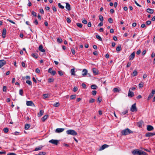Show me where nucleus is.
I'll return each mask as SVG.
<instances>
[{
	"label": "nucleus",
	"instance_id": "1",
	"mask_svg": "<svg viewBox=\"0 0 155 155\" xmlns=\"http://www.w3.org/2000/svg\"><path fill=\"white\" fill-rule=\"evenodd\" d=\"M133 133V132L128 128L126 129L121 131L122 134L124 135H128L130 134Z\"/></svg>",
	"mask_w": 155,
	"mask_h": 155
},
{
	"label": "nucleus",
	"instance_id": "2",
	"mask_svg": "<svg viewBox=\"0 0 155 155\" xmlns=\"http://www.w3.org/2000/svg\"><path fill=\"white\" fill-rule=\"evenodd\" d=\"M66 133L68 134H70L73 136H76L77 135V132L73 130H68L66 131Z\"/></svg>",
	"mask_w": 155,
	"mask_h": 155
},
{
	"label": "nucleus",
	"instance_id": "3",
	"mask_svg": "<svg viewBox=\"0 0 155 155\" xmlns=\"http://www.w3.org/2000/svg\"><path fill=\"white\" fill-rule=\"evenodd\" d=\"M49 142L55 145H57L59 143V140H58L52 139L49 140Z\"/></svg>",
	"mask_w": 155,
	"mask_h": 155
},
{
	"label": "nucleus",
	"instance_id": "4",
	"mask_svg": "<svg viewBox=\"0 0 155 155\" xmlns=\"http://www.w3.org/2000/svg\"><path fill=\"white\" fill-rule=\"evenodd\" d=\"M136 105V104L135 103L132 105L130 108V110L132 112H133L134 111H137Z\"/></svg>",
	"mask_w": 155,
	"mask_h": 155
},
{
	"label": "nucleus",
	"instance_id": "5",
	"mask_svg": "<svg viewBox=\"0 0 155 155\" xmlns=\"http://www.w3.org/2000/svg\"><path fill=\"white\" fill-rule=\"evenodd\" d=\"M155 94V90H152L151 93L149 94L148 98H147V100H149L150 98H152L154 94Z\"/></svg>",
	"mask_w": 155,
	"mask_h": 155
},
{
	"label": "nucleus",
	"instance_id": "6",
	"mask_svg": "<svg viewBox=\"0 0 155 155\" xmlns=\"http://www.w3.org/2000/svg\"><path fill=\"white\" fill-rule=\"evenodd\" d=\"M26 105L28 106L35 107V105L31 101H26Z\"/></svg>",
	"mask_w": 155,
	"mask_h": 155
},
{
	"label": "nucleus",
	"instance_id": "7",
	"mask_svg": "<svg viewBox=\"0 0 155 155\" xmlns=\"http://www.w3.org/2000/svg\"><path fill=\"white\" fill-rule=\"evenodd\" d=\"M48 72L51 74L52 75H54L56 74V72L55 71H53L51 68L48 69Z\"/></svg>",
	"mask_w": 155,
	"mask_h": 155
},
{
	"label": "nucleus",
	"instance_id": "8",
	"mask_svg": "<svg viewBox=\"0 0 155 155\" xmlns=\"http://www.w3.org/2000/svg\"><path fill=\"white\" fill-rule=\"evenodd\" d=\"M135 52H133L129 57V59L130 60H133L135 57Z\"/></svg>",
	"mask_w": 155,
	"mask_h": 155
},
{
	"label": "nucleus",
	"instance_id": "9",
	"mask_svg": "<svg viewBox=\"0 0 155 155\" xmlns=\"http://www.w3.org/2000/svg\"><path fill=\"white\" fill-rule=\"evenodd\" d=\"M64 130V128H58L56 129L55 132L56 133H59L63 131Z\"/></svg>",
	"mask_w": 155,
	"mask_h": 155
},
{
	"label": "nucleus",
	"instance_id": "10",
	"mask_svg": "<svg viewBox=\"0 0 155 155\" xmlns=\"http://www.w3.org/2000/svg\"><path fill=\"white\" fill-rule=\"evenodd\" d=\"M153 135H155V133L149 132L146 133L145 134V136L147 137H151Z\"/></svg>",
	"mask_w": 155,
	"mask_h": 155
},
{
	"label": "nucleus",
	"instance_id": "11",
	"mask_svg": "<svg viewBox=\"0 0 155 155\" xmlns=\"http://www.w3.org/2000/svg\"><path fill=\"white\" fill-rule=\"evenodd\" d=\"M6 64V61L5 60H0V68L2 67Z\"/></svg>",
	"mask_w": 155,
	"mask_h": 155
},
{
	"label": "nucleus",
	"instance_id": "12",
	"mask_svg": "<svg viewBox=\"0 0 155 155\" xmlns=\"http://www.w3.org/2000/svg\"><path fill=\"white\" fill-rule=\"evenodd\" d=\"M131 88H130L129 91L128 95L129 97H132L134 96V94L133 92L130 91Z\"/></svg>",
	"mask_w": 155,
	"mask_h": 155
},
{
	"label": "nucleus",
	"instance_id": "13",
	"mask_svg": "<svg viewBox=\"0 0 155 155\" xmlns=\"http://www.w3.org/2000/svg\"><path fill=\"white\" fill-rule=\"evenodd\" d=\"M109 146L107 144H105L102 145L100 148L99 150L100 151L106 148L107 147Z\"/></svg>",
	"mask_w": 155,
	"mask_h": 155
},
{
	"label": "nucleus",
	"instance_id": "14",
	"mask_svg": "<svg viewBox=\"0 0 155 155\" xmlns=\"http://www.w3.org/2000/svg\"><path fill=\"white\" fill-rule=\"evenodd\" d=\"M153 127L150 125H147V130L149 131H150L153 130Z\"/></svg>",
	"mask_w": 155,
	"mask_h": 155
},
{
	"label": "nucleus",
	"instance_id": "15",
	"mask_svg": "<svg viewBox=\"0 0 155 155\" xmlns=\"http://www.w3.org/2000/svg\"><path fill=\"white\" fill-rule=\"evenodd\" d=\"M6 33V29L5 28L3 29V30H2V37L3 38H4L5 37Z\"/></svg>",
	"mask_w": 155,
	"mask_h": 155
},
{
	"label": "nucleus",
	"instance_id": "16",
	"mask_svg": "<svg viewBox=\"0 0 155 155\" xmlns=\"http://www.w3.org/2000/svg\"><path fill=\"white\" fill-rule=\"evenodd\" d=\"M39 50L43 52H45V50L43 48V47L42 45H40L39 46L38 48Z\"/></svg>",
	"mask_w": 155,
	"mask_h": 155
},
{
	"label": "nucleus",
	"instance_id": "17",
	"mask_svg": "<svg viewBox=\"0 0 155 155\" xmlns=\"http://www.w3.org/2000/svg\"><path fill=\"white\" fill-rule=\"evenodd\" d=\"M66 8L68 11L71 10V6L68 3H66Z\"/></svg>",
	"mask_w": 155,
	"mask_h": 155
},
{
	"label": "nucleus",
	"instance_id": "18",
	"mask_svg": "<svg viewBox=\"0 0 155 155\" xmlns=\"http://www.w3.org/2000/svg\"><path fill=\"white\" fill-rule=\"evenodd\" d=\"M87 71L86 69H84L82 72V75L85 76L87 75Z\"/></svg>",
	"mask_w": 155,
	"mask_h": 155
},
{
	"label": "nucleus",
	"instance_id": "19",
	"mask_svg": "<svg viewBox=\"0 0 155 155\" xmlns=\"http://www.w3.org/2000/svg\"><path fill=\"white\" fill-rule=\"evenodd\" d=\"M147 12L149 13L153 14V13L154 10L153 9L148 8L147 9Z\"/></svg>",
	"mask_w": 155,
	"mask_h": 155
},
{
	"label": "nucleus",
	"instance_id": "20",
	"mask_svg": "<svg viewBox=\"0 0 155 155\" xmlns=\"http://www.w3.org/2000/svg\"><path fill=\"white\" fill-rule=\"evenodd\" d=\"M44 113V111L42 110H40L38 114V117H41V116H42Z\"/></svg>",
	"mask_w": 155,
	"mask_h": 155
},
{
	"label": "nucleus",
	"instance_id": "21",
	"mask_svg": "<svg viewBox=\"0 0 155 155\" xmlns=\"http://www.w3.org/2000/svg\"><path fill=\"white\" fill-rule=\"evenodd\" d=\"M48 117V115H44L41 119V120L43 122H44Z\"/></svg>",
	"mask_w": 155,
	"mask_h": 155
},
{
	"label": "nucleus",
	"instance_id": "22",
	"mask_svg": "<svg viewBox=\"0 0 155 155\" xmlns=\"http://www.w3.org/2000/svg\"><path fill=\"white\" fill-rule=\"evenodd\" d=\"M31 56L34 58H35L36 59L38 58V54H37L35 53H32L31 54Z\"/></svg>",
	"mask_w": 155,
	"mask_h": 155
},
{
	"label": "nucleus",
	"instance_id": "23",
	"mask_svg": "<svg viewBox=\"0 0 155 155\" xmlns=\"http://www.w3.org/2000/svg\"><path fill=\"white\" fill-rule=\"evenodd\" d=\"M116 51L119 52L121 50V47L120 45H119L117 47L116 49Z\"/></svg>",
	"mask_w": 155,
	"mask_h": 155
},
{
	"label": "nucleus",
	"instance_id": "24",
	"mask_svg": "<svg viewBox=\"0 0 155 155\" xmlns=\"http://www.w3.org/2000/svg\"><path fill=\"white\" fill-rule=\"evenodd\" d=\"M97 88V86L96 85L93 84L91 86V88L92 89H96Z\"/></svg>",
	"mask_w": 155,
	"mask_h": 155
},
{
	"label": "nucleus",
	"instance_id": "25",
	"mask_svg": "<svg viewBox=\"0 0 155 155\" xmlns=\"http://www.w3.org/2000/svg\"><path fill=\"white\" fill-rule=\"evenodd\" d=\"M71 75H74L75 74V71H74V69L73 68L71 70Z\"/></svg>",
	"mask_w": 155,
	"mask_h": 155
},
{
	"label": "nucleus",
	"instance_id": "26",
	"mask_svg": "<svg viewBox=\"0 0 155 155\" xmlns=\"http://www.w3.org/2000/svg\"><path fill=\"white\" fill-rule=\"evenodd\" d=\"M137 71L135 70L133 71V72L132 74V76H135L137 75Z\"/></svg>",
	"mask_w": 155,
	"mask_h": 155
},
{
	"label": "nucleus",
	"instance_id": "27",
	"mask_svg": "<svg viewBox=\"0 0 155 155\" xmlns=\"http://www.w3.org/2000/svg\"><path fill=\"white\" fill-rule=\"evenodd\" d=\"M30 125L29 124H27L25 125V130H28L30 127Z\"/></svg>",
	"mask_w": 155,
	"mask_h": 155
},
{
	"label": "nucleus",
	"instance_id": "28",
	"mask_svg": "<svg viewBox=\"0 0 155 155\" xmlns=\"http://www.w3.org/2000/svg\"><path fill=\"white\" fill-rule=\"evenodd\" d=\"M99 18L100 21L103 22L104 20V18L103 16L101 15H100L99 16Z\"/></svg>",
	"mask_w": 155,
	"mask_h": 155
},
{
	"label": "nucleus",
	"instance_id": "29",
	"mask_svg": "<svg viewBox=\"0 0 155 155\" xmlns=\"http://www.w3.org/2000/svg\"><path fill=\"white\" fill-rule=\"evenodd\" d=\"M42 147H36L35 149V151H36L39 150H41L42 148Z\"/></svg>",
	"mask_w": 155,
	"mask_h": 155
},
{
	"label": "nucleus",
	"instance_id": "30",
	"mask_svg": "<svg viewBox=\"0 0 155 155\" xmlns=\"http://www.w3.org/2000/svg\"><path fill=\"white\" fill-rule=\"evenodd\" d=\"M96 37L100 41H102V39L101 37L99 35H96Z\"/></svg>",
	"mask_w": 155,
	"mask_h": 155
},
{
	"label": "nucleus",
	"instance_id": "31",
	"mask_svg": "<svg viewBox=\"0 0 155 155\" xmlns=\"http://www.w3.org/2000/svg\"><path fill=\"white\" fill-rule=\"evenodd\" d=\"M58 6L59 8H61L62 9H63L64 8V7L62 5H61L60 3H58Z\"/></svg>",
	"mask_w": 155,
	"mask_h": 155
},
{
	"label": "nucleus",
	"instance_id": "32",
	"mask_svg": "<svg viewBox=\"0 0 155 155\" xmlns=\"http://www.w3.org/2000/svg\"><path fill=\"white\" fill-rule=\"evenodd\" d=\"M60 105V104L59 102H56L53 105V106L56 107H58Z\"/></svg>",
	"mask_w": 155,
	"mask_h": 155
},
{
	"label": "nucleus",
	"instance_id": "33",
	"mask_svg": "<svg viewBox=\"0 0 155 155\" xmlns=\"http://www.w3.org/2000/svg\"><path fill=\"white\" fill-rule=\"evenodd\" d=\"M76 95H71L70 96V97L71 99L73 100V99H75L76 98Z\"/></svg>",
	"mask_w": 155,
	"mask_h": 155
},
{
	"label": "nucleus",
	"instance_id": "34",
	"mask_svg": "<svg viewBox=\"0 0 155 155\" xmlns=\"http://www.w3.org/2000/svg\"><path fill=\"white\" fill-rule=\"evenodd\" d=\"M137 151L138 150H134L132 151V153L133 154L136 155L137 154Z\"/></svg>",
	"mask_w": 155,
	"mask_h": 155
},
{
	"label": "nucleus",
	"instance_id": "35",
	"mask_svg": "<svg viewBox=\"0 0 155 155\" xmlns=\"http://www.w3.org/2000/svg\"><path fill=\"white\" fill-rule=\"evenodd\" d=\"M3 131L5 133H7L8 131V129L7 127L4 128L3 129Z\"/></svg>",
	"mask_w": 155,
	"mask_h": 155
},
{
	"label": "nucleus",
	"instance_id": "36",
	"mask_svg": "<svg viewBox=\"0 0 155 155\" xmlns=\"http://www.w3.org/2000/svg\"><path fill=\"white\" fill-rule=\"evenodd\" d=\"M26 83L28 84L29 85H32V83L31 82L30 80H27L26 82Z\"/></svg>",
	"mask_w": 155,
	"mask_h": 155
},
{
	"label": "nucleus",
	"instance_id": "37",
	"mask_svg": "<svg viewBox=\"0 0 155 155\" xmlns=\"http://www.w3.org/2000/svg\"><path fill=\"white\" fill-rule=\"evenodd\" d=\"M77 25L79 28H81L82 27V25L80 23H77Z\"/></svg>",
	"mask_w": 155,
	"mask_h": 155
},
{
	"label": "nucleus",
	"instance_id": "38",
	"mask_svg": "<svg viewBox=\"0 0 155 155\" xmlns=\"http://www.w3.org/2000/svg\"><path fill=\"white\" fill-rule=\"evenodd\" d=\"M62 41V40L61 38H58L57 39V41L59 43H61Z\"/></svg>",
	"mask_w": 155,
	"mask_h": 155
},
{
	"label": "nucleus",
	"instance_id": "39",
	"mask_svg": "<svg viewBox=\"0 0 155 155\" xmlns=\"http://www.w3.org/2000/svg\"><path fill=\"white\" fill-rule=\"evenodd\" d=\"M31 15H33L35 17H36L37 16L36 13L33 11H32L31 12Z\"/></svg>",
	"mask_w": 155,
	"mask_h": 155
},
{
	"label": "nucleus",
	"instance_id": "40",
	"mask_svg": "<svg viewBox=\"0 0 155 155\" xmlns=\"http://www.w3.org/2000/svg\"><path fill=\"white\" fill-rule=\"evenodd\" d=\"M113 91L114 92H119V90L117 88H114L113 89Z\"/></svg>",
	"mask_w": 155,
	"mask_h": 155
},
{
	"label": "nucleus",
	"instance_id": "41",
	"mask_svg": "<svg viewBox=\"0 0 155 155\" xmlns=\"http://www.w3.org/2000/svg\"><path fill=\"white\" fill-rule=\"evenodd\" d=\"M143 86V83L142 82L140 83L139 84V87L141 88Z\"/></svg>",
	"mask_w": 155,
	"mask_h": 155
},
{
	"label": "nucleus",
	"instance_id": "42",
	"mask_svg": "<svg viewBox=\"0 0 155 155\" xmlns=\"http://www.w3.org/2000/svg\"><path fill=\"white\" fill-rule=\"evenodd\" d=\"M102 101V99L100 97H98V98L97 99V101L99 102V103L101 102Z\"/></svg>",
	"mask_w": 155,
	"mask_h": 155
},
{
	"label": "nucleus",
	"instance_id": "43",
	"mask_svg": "<svg viewBox=\"0 0 155 155\" xmlns=\"http://www.w3.org/2000/svg\"><path fill=\"white\" fill-rule=\"evenodd\" d=\"M46 154V153L45 152H40L38 154V155H45Z\"/></svg>",
	"mask_w": 155,
	"mask_h": 155
},
{
	"label": "nucleus",
	"instance_id": "44",
	"mask_svg": "<svg viewBox=\"0 0 155 155\" xmlns=\"http://www.w3.org/2000/svg\"><path fill=\"white\" fill-rule=\"evenodd\" d=\"M95 100L93 98H91L90 99L89 101V102L90 103H93L94 102Z\"/></svg>",
	"mask_w": 155,
	"mask_h": 155
},
{
	"label": "nucleus",
	"instance_id": "45",
	"mask_svg": "<svg viewBox=\"0 0 155 155\" xmlns=\"http://www.w3.org/2000/svg\"><path fill=\"white\" fill-rule=\"evenodd\" d=\"M54 81V79L52 78H49L48 80V82L49 83H51L52 82H53Z\"/></svg>",
	"mask_w": 155,
	"mask_h": 155
},
{
	"label": "nucleus",
	"instance_id": "46",
	"mask_svg": "<svg viewBox=\"0 0 155 155\" xmlns=\"http://www.w3.org/2000/svg\"><path fill=\"white\" fill-rule=\"evenodd\" d=\"M151 24V21H150L148 20L146 22V24L148 25H149Z\"/></svg>",
	"mask_w": 155,
	"mask_h": 155
},
{
	"label": "nucleus",
	"instance_id": "47",
	"mask_svg": "<svg viewBox=\"0 0 155 155\" xmlns=\"http://www.w3.org/2000/svg\"><path fill=\"white\" fill-rule=\"evenodd\" d=\"M19 94L21 95V96H22L23 95V91L22 90V89H20L19 90Z\"/></svg>",
	"mask_w": 155,
	"mask_h": 155
},
{
	"label": "nucleus",
	"instance_id": "48",
	"mask_svg": "<svg viewBox=\"0 0 155 155\" xmlns=\"http://www.w3.org/2000/svg\"><path fill=\"white\" fill-rule=\"evenodd\" d=\"M43 97L44 98H45L48 97V95L47 94H44L43 95Z\"/></svg>",
	"mask_w": 155,
	"mask_h": 155
},
{
	"label": "nucleus",
	"instance_id": "49",
	"mask_svg": "<svg viewBox=\"0 0 155 155\" xmlns=\"http://www.w3.org/2000/svg\"><path fill=\"white\" fill-rule=\"evenodd\" d=\"M58 73L61 76H62L63 74V72L61 71H58Z\"/></svg>",
	"mask_w": 155,
	"mask_h": 155
},
{
	"label": "nucleus",
	"instance_id": "50",
	"mask_svg": "<svg viewBox=\"0 0 155 155\" xmlns=\"http://www.w3.org/2000/svg\"><path fill=\"white\" fill-rule=\"evenodd\" d=\"M108 21L110 23H112L113 22V20L111 18H110L108 19Z\"/></svg>",
	"mask_w": 155,
	"mask_h": 155
},
{
	"label": "nucleus",
	"instance_id": "51",
	"mask_svg": "<svg viewBox=\"0 0 155 155\" xmlns=\"http://www.w3.org/2000/svg\"><path fill=\"white\" fill-rule=\"evenodd\" d=\"M82 22L84 24H86L87 23V22L86 20L84 19L83 20H82Z\"/></svg>",
	"mask_w": 155,
	"mask_h": 155
},
{
	"label": "nucleus",
	"instance_id": "52",
	"mask_svg": "<svg viewBox=\"0 0 155 155\" xmlns=\"http://www.w3.org/2000/svg\"><path fill=\"white\" fill-rule=\"evenodd\" d=\"M97 93V91H93L92 92V94L93 95H95Z\"/></svg>",
	"mask_w": 155,
	"mask_h": 155
},
{
	"label": "nucleus",
	"instance_id": "53",
	"mask_svg": "<svg viewBox=\"0 0 155 155\" xmlns=\"http://www.w3.org/2000/svg\"><path fill=\"white\" fill-rule=\"evenodd\" d=\"M3 91H6V86H4L3 88Z\"/></svg>",
	"mask_w": 155,
	"mask_h": 155
},
{
	"label": "nucleus",
	"instance_id": "54",
	"mask_svg": "<svg viewBox=\"0 0 155 155\" xmlns=\"http://www.w3.org/2000/svg\"><path fill=\"white\" fill-rule=\"evenodd\" d=\"M40 12L41 13L44 14V11L42 8H40Z\"/></svg>",
	"mask_w": 155,
	"mask_h": 155
},
{
	"label": "nucleus",
	"instance_id": "55",
	"mask_svg": "<svg viewBox=\"0 0 155 155\" xmlns=\"http://www.w3.org/2000/svg\"><path fill=\"white\" fill-rule=\"evenodd\" d=\"M8 21H9V22L13 24H15V22H14L13 21H12V20H10L9 19H8L7 20Z\"/></svg>",
	"mask_w": 155,
	"mask_h": 155
},
{
	"label": "nucleus",
	"instance_id": "56",
	"mask_svg": "<svg viewBox=\"0 0 155 155\" xmlns=\"http://www.w3.org/2000/svg\"><path fill=\"white\" fill-rule=\"evenodd\" d=\"M81 85H82V87L84 88L85 89L86 88V85L85 84H84V83L82 84Z\"/></svg>",
	"mask_w": 155,
	"mask_h": 155
},
{
	"label": "nucleus",
	"instance_id": "57",
	"mask_svg": "<svg viewBox=\"0 0 155 155\" xmlns=\"http://www.w3.org/2000/svg\"><path fill=\"white\" fill-rule=\"evenodd\" d=\"M71 51L72 54H73L74 55L75 53V51L74 49H72Z\"/></svg>",
	"mask_w": 155,
	"mask_h": 155
},
{
	"label": "nucleus",
	"instance_id": "58",
	"mask_svg": "<svg viewBox=\"0 0 155 155\" xmlns=\"http://www.w3.org/2000/svg\"><path fill=\"white\" fill-rule=\"evenodd\" d=\"M93 54L94 55H98V52L97 51H95L93 52Z\"/></svg>",
	"mask_w": 155,
	"mask_h": 155
},
{
	"label": "nucleus",
	"instance_id": "59",
	"mask_svg": "<svg viewBox=\"0 0 155 155\" xmlns=\"http://www.w3.org/2000/svg\"><path fill=\"white\" fill-rule=\"evenodd\" d=\"M35 71L37 73H39L40 72V70L38 68L36 69Z\"/></svg>",
	"mask_w": 155,
	"mask_h": 155
},
{
	"label": "nucleus",
	"instance_id": "60",
	"mask_svg": "<svg viewBox=\"0 0 155 155\" xmlns=\"http://www.w3.org/2000/svg\"><path fill=\"white\" fill-rule=\"evenodd\" d=\"M67 21L68 23H70L71 22L70 19L69 18H67Z\"/></svg>",
	"mask_w": 155,
	"mask_h": 155
},
{
	"label": "nucleus",
	"instance_id": "61",
	"mask_svg": "<svg viewBox=\"0 0 155 155\" xmlns=\"http://www.w3.org/2000/svg\"><path fill=\"white\" fill-rule=\"evenodd\" d=\"M78 88L77 87H74L73 88V91L74 92H76L78 90Z\"/></svg>",
	"mask_w": 155,
	"mask_h": 155
},
{
	"label": "nucleus",
	"instance_id": "62",
	"mask_svg": "<svg viewBox=\"0 0 155 155\" xmlns=\"http://www.w3.org/2000/svg\"><path fill=\"white\" fill-rule=\"evenodd\" d=\"M142 151H140V150H138L137 151V154H138L139 155H142Z\"/></svg>",
	"mask_w": 155,
	"mask_h": 155
},
{
	"label": "nucleus",
	"instance_id": "63",
	"mask_svg": "<svg viewBox=\"0 0 155 155\" xmlns=\"http://www.w3.org/2000/svg\"><path fill=\"white\" fill-rule=\"evenodd\" d=\"M34 23L35 25H37L38 24V21L36 19H35V21L33 22Z\"/></svg>",
	"mask_w": 155,
	"mask_h": 155
},
{
	"label": "nucleus",
	"instance_id": "64",
	"mask_svg": "<svg viewBox=\"0 0 155 155\" xmlns=\"http://www.w3.org/2000/svg\"><path fill=\"white\" fill-rule=\"evenodd\" d=\"M141 154L142 155H148V154L146 152L143 151H142Z\"/></svg>",
	"mask_w": 155,
	"mask_h": 155
}]
</instances>
